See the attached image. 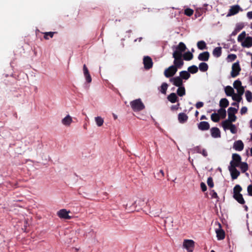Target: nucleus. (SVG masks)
<instances>
[{"instance_id": "nucleus-1", "label": "nucleus", "mask_w": 252, "mask_h": 252, "mask_svg": "<svg viewBox=\"0 0 252 252\" xmlns=\"http://www.w3.org/2000/svg\"><path fill=\"white\" fill-rule=\"evenodd\" d=\"M242 190V187L239 185H236L233 188V198L240 204H244L245 201L242 194L240 193Z\"/></svg>"}, {"instance_id": "nucleus-20", "label": "nucleus", "mask_w": 252, "mask_h": 252, "mask_svg": "<svg viewBox=\"0 0 252 252\" xmlns=\"http://www.w3.org/2000/svg\"><path fill=\"white\" fill-rule=\"evenodd\" d=\"M211 133L212 136L214 138H218L220 137V130L218 127H212L211 129Z\"/></svg>"}, {"instance_id": "nucleus-15", "label": "nucleus", "mask_w": 252, "mask_h": 252, "mask_svg": "<svg viewBox=\"0 0 252 252\" xmlns=\"http://www.w3.org/2000/svg\"><path fill=\"white\" fill-rule=\"evenodd\" d=\"M243 47L250 48L252 46V37L247 36L245 40L241 43Z\"/></svg>"}, {"instance_id": "nucleus-4", "label": "nucleus", "mask_w": 252, "mask_h": 252, "mask_svg": "<svg viewBox=\"0 0 252 252\" xmlns=\"http://www.w3.org/2000/svg\"><path fill=\"white\" fill-rule=\"evenodd\" d=\"M175 51L173 53V56L175 55L182 56V53L186 51L187 47L183 42H181L175 47Z\"/></svg>"}, {"instance_id": "nucleus-46", "label": "nucleus", "mask_w": 252, "mask_h": 252, "mask_svg": "<svg viewBox=\"0 0 252 252\" xmlns=\"http://www.w3.org/2000/svg\"><path fill=\"white\" fill-rule=\"evenodd\" d=\"M193 10L189 8H186L184 11V14L188 16H191L193 14Z\"/></svg>"}, {"instance_id": "nucleus-9", "label": "nucleus", "mask_w": 252, "mask_h": 252, "mask_svg": "<svg viewBox=\"0 0 252 252\" xmlns=\"http://www.w3.org/2000/svg\"><path fill=\"white\" fill-rule=\"evenodd\" d=\"M237 109L234 107H229L228 109V119L233 121L235 122L236 120V116L235 114L237 113Z\"/></svg>"}, {"instance_id": "nucleus-57", "label": "nucleus", "mask_w": 252, "mask_h": 252, "mask_svg": "<svg viewBox=\"0 0 252 252\" xmlns=\"http://www.w3.org/2000/svg\"><path fill=\"white\" fill-rule=\"evenodd\" d=\"M87 82L90 83L92 82V77L90 74H88L85 76Z\"/></svg>"}, {"instance_id": "nucleus-14", "label": "nucleus", "mask_w": 252, "mask_h": 252, "mask_svg": "<svg viewBox=\"0 0 252 252\" xmlns=\"http://www.w3.org/2000/svg\"><path fill=\"white\" fill-rule=\"evenodd\" d=\"M170 81L172 82L173 84L176 87H180L183 86V80L180 77H176L170 79Z\"/></svg>"}, {"instance_id": "nucleus-42", "label": "nucleus", "mask_w": 252, "mask_h": 252, "mask_svg": "<svg viewBox=\"0 0 252 252\" xmlns=\"http://www.w3.org/2000/svg\"><path fill=\"white\" fill-rule=\"evenodd\" d=\"M232 98L233 100L236 101L237 102H240L242 99V95L235 93L232 96Z\"/></svg>"}, {"instance_id": "nucleus-53", "label": "nucleus", "mask_w": 252, "mask_h": 252, "mask_svg": "<svg viewBox=\"0 0 252 252\" xmlns=\"http://www.w3.org/2000/svg\"><path fill=\"white\" fill-rule=\"evenodd\" d=\"M248 111L247 107L246 106H243L240 110V113L241 115L245 114Z\"/></svg>"}, {"instance_id": "nucleus-16", "label": "nucleus", "mask_w": 252, "mask_h": 252, "mask_svg": "<svg viewBox=\"0 0 252 252\" xmlns=\"http://www.w3.org/2000/svg\"><path fill=\"white\" fill-rule=\"evenodd\" d=\"M229 171L230 172L231 178L233 180L236 179L240 175V172L235 167H229Z\"/></svg>"}, {"instance_id": "nucleus-40", "label": "nucleus", "mask_w": 252, "mask_h": 252, "mask_svg": "<svg viewBox=\"0 0 252 252\" xmlns=\"http://www.w3.org/2000/svg\"><path fill=\"white\" fill-rule=\"evenodd\" d=\"M246 32L244 31L243 32L241 33H240L238 35V38H237L238 41L242 43L245 40V39L246 38Z\"/></svg>"}, {"instance_id": "nucleus-22", "label": "nucleus", "mask_w": 252, "mask_h": 252, "mask_svg": "<svg viewBox=\"0 0 252 252\" xmlns=\"http://www.w3.org/2000/svg\"><path fill=\"white\" fill-rule=\"evenodd\" d=\"M62 124L65 126H69L72 122V119L69 115L66 116L62 121Z\"/></svg>"}, {"instance_id": "nucleus-13", "label": "nucleus", "mask_w": 252, "mask_h": 252, "mask_svg": "<svg viewBox=\"0 0 252 252\" xmlns=\"http://www.w3.org/2000/svg\"><path fill=\"white\" fill-rule=\"evenodd\" d=\"M219 228L216 230L217 237L218 240H221L225 238V232L221 228V224L220 223L219 224Z\"/></svg>"}, {"instance_id": "nucleus-3", "label": "nucleus", "mask_w": 252, "mask_h": 252, "mask_svg": "<svg viewBox=\"0 0 252 252\" xmlns=\"http://www.w3.org/2000/svg\"><path fill=\"white\" fill-rule=\"evenodd\" d=\"M232 160L230 162V165L229 167H239L241 163L242 158L241 156L236 153L233 154L232 156Z\"/></svg>"}, {"instance_id": "nucleus-17", "label": "nucleus", "mask_w": 252, "mask_h": 252, "mask_svg": "<svg viewBox=\"0 0 252 252\" xmlns=\"http://www.w3.org/2000/svg\"><path fill=\"white\" fill-rule=\"evenodd\" d=\"M198 128L202 131L207 130L210 128V125L207 122L202 121L198 124Z\"/></svg>"}, {"instance_id": "nucleus-62", "label": "nucleus", "mask_w": 252, "mask_h": 252, "mask_svg": "<svg viewBox=\"0 0 252 252\" xmlns=\"http://www.w3.org/2000/svg\"><path fill=\"white\" fill-rule=\"evenodd\" d=\"M247 16L250 19H252V11H249L247 13Z\"/></svg>"}, {"instance_id": "nucleus-55", "label": "nucleus", "mask_w": 252, "mask_h": 252, "mask_svg": "<svg viewBox=\"0 0 252 252\" xmlns=\"http://www.w3.org/2000/svg\"><path fill=\"white\" fill-rule=\"evenodd\" d=\"M247 191L249 195L250 196H252V185L248 186L247 188Z\"/></svg>"}, {"instance_id": "nucleus-34", "label": "nucleus", "mask_w": 252, "mask_h": 252, "mask_svg": "<svg viewBox=\"0 0 252 252\" xmlns=\"http://www.w3.org/2000/svg\"><path fill=\"white\" fill-rule=\"evenodd\" d=\"M197 46L200 50H204L207 49L206 44L205 41L201 40L199 41L197 43Z\"/></svg>"}, {"instance_id": "nucleus-33", "label": "nucleus", "mask_w": 252, "mask_h": 252, "mask_svg": "<svg viewBox=\"0 0 252 252\" xmlns=\"http://www.w3.org/2000/svg\"><path fill=\"white\" fill-rule=\"evenodd\" d=\"M188 71L189 72V73H190L192 74H194L198 72V68L197 67V66H196L195 65H192L189 67L188 68Z\"/></svg>"}, {"instance_id": "nucleus-51", "label": "nucleus", "mask_w": 252, "mask_h": 252, "mask_svg": "<svg viewBox=\"0 0 252 252\" xmlns=\"http://www.w3.org/2000/svg\"><path fill=\"white\" fill-rule=\"evenodd\" d=\"M83 69L84 76L90 74L89 70L86 64H84Z\"/></svg>"}, {"instance_id": "nucleus-54", "label": "nucleus", "mask_w": 252, "mask_h": 252, "mask_svg": "<svg viewBox=\"0 0 252 252\" xmlns=\"http://www.w3.org/2000/svg\"><path fill=\"white\" fill-rule=\"evenodd\" d=\"M204 105V103L203 102L199 101L197 102L195 104V107L197 109H199L202 107Z\"/></svg>"}, {"instance_id": "nucleus-59", "label": "nucleus", "mask_w": 252, "mask_h": 252, "mask_svg": "<svg viewBox=\"0 0 252 252\" xmlns=\"http://www.w3.org/2000/svg\"><path fill=\"white\" fill-rule=\"evenodd\" d=\"M158 174L160 178H163L164 176L163 170L162 169L159 170V172Z\"/></svg>"}, {"instance_id": "nucleus-24", "label": "nucleus", "mask_w": 252, "mask_h": 252, "mask_svg": "<svg viewBox=\"0 0 252 252\" xmlns=\"http://www.w3.org/2000/svg\"><path fill=\"white\" fill-rule=\"evenodd\" d=\"M232 122H233L229 119L226 120L222 122V126L223 127L224 130L228 129L230 127V126L232 125Z\"/></svg>"}, {"instance_id": "nucleus-52", "label": "nucleus", "mask_w": 252, "mask_h": 252, "mask_svg": "<svg viewBox=\"0 0 252 252\" xmlns=\"http://www.w3.org/2000/svg\"><path fill=\"white\" fill-rule=\"evenodd\" d=\"M210 194L212 198H218V196L217 192L214 190H211Z\"/></svg>"}, {"instance_id": "nucleus-18", "label": "nucleus", "mask_w": 252, "mask_h": 252, "mask_svg": "<svg viewBox=\"0 0 252 252\" xmlns=\"http://www.w3.org/2000/svg\"><path fill=\"white\" fill-rule=\"evenodd\" d=\"M210 54L208 51L204 52L199 54L198 59L201 61L206 62L209 59Z\"/></svg>"}, {"instance_id": "nucleus-37", "label": "nucleus", "mask_w": 252, "mask_h": 252, "mask_svg": "<svg viewBox=\"0 0 252 252\" xmlns=\"http://www.w3.org/2000/svg\"><path fill=\"white\" fill-rule=\"evenodd\" d=\"M95 121L98 126H102L104 123L103 119L99 116H97L95 118Z\"/></svg>"}, {"instance_id": "nucleus-32", "label": "nucleus", "mask_w": 252, "mask_h": 252, "mask_svg": "<svg viewBox=\"0 0 252 252\" xmlns=\"http://www.w3.org/2000/svg\"><path fill=\"white\" fill-rule=\"evenodd\" d=\"M242 173L246 172L248 170V164L245 162H241L239 166Z\"/></svg>"}, {"instance_id": "nucleus-7", "label": "nucleus", "mask_w": 252, "mask_h": 252, "mask_svg": "<svg viewBox=\"0 0 252 252\" xmlns=\"http://www.w3.org/2000/svg\"><path fill=\"white\" fill-rule=\"evenodd\" d=\"M183 247L189 252H192L194 248V242L192 240L186 239L184 241Z\"/></svg>"}, {"instance_id": "nucleus-47", "label": "nucleus", "mask_w": 252, "mask_h": 252, "mask_svg": "<svg viewBox=\"0 0 252 252\" xmlns=\"http://www.w3.org/2000/svg\"><path fill=\"white\" fill-rule=\"evenodd\" d=\"M207 184L208 185V186L211 188H212L213 187H214V182H213V178L212 177H209L207 179Z\"/></svg>"}, {"instance_id": "nucleus-23", "label": "nucleus", "mask_w": 252, "mask_h": 252, "mask_svg": "<svg viewBox=\"0 0 252 252\" xmlns=\"http://www.w3.org/2000/svg\"><path fill=\"white\" fill-rule=\"evenodd\" d=\"M224 91L227 96H232L234 94V89L230 86H226L224 89Z\"/></svg>"}, {"instance_id": "nucleus-31", "label": "nucleus", "mask_w": 252, "mask_h": 252, "mask_svg": "<svg viewBox=\"0 0 252 252\" xmlns=\"http://www.w3.org/2000/svg\"><path fill=\"white\" fill-rule=\"evenodd\" d=\"M208 65L204 62L199 63L198 68L202 72H205L208 69Z\"/></svg>"}, {"instance_id": "nucleus-19", "label": "nucleus", "mask_w": 252, "mask_h": 252, "mask_svg": "<svg viewBox=\"0 0 252 252\" xmlns=\"http://www.w3.org/2000/svg\"><path fill=\"white\" fill-rule=\"evenodd\" d=\"M244 144H243V142L240 140L235 141L233 144V148L235 150L238 151H242L244 149Z\"/></svg>"}, {"instance_id": "nucleus-56", "label": "nucleus", "mask_w": 252, "mask_h": 252, "mask_svg": "<svg viewBox=\"0 0 252 252\" xmlns=\"http://www.w3.org/2000/svg\"><path fill=\"white\" fill-rule=\"evenodd\" d=\"M200 187L203 191H205L207 190L206 185L203 182L201 183Z\"/></svg>"}, {"instance_id": "nucleus-35", "label": "nucleus", "mask_w": 252, "mask_h": 252, "mask_svg": "<svg viewBox=\"0 0 252 252\" xmlns=\"http://www.w3.org/2000/svg\"><path fill=\"white\" fill-rule=\"evenodd\" d=\"M177 93L178 95L180 96H182L186 94V90L185 87L183 86L179 87V88L177 89Z\"/></svg>"}, {"instance_id": "nucleus-44", "label": "nucleus", "mask_w": 252, "mask_h": 252, "mask_svg": "<svg viewBox=\"0 0 252 252\" xmlns=\"http://www.w3.org/2000/svg\"><path fill=\"white\" fill-rule=\"evenodd\" d=\"M237 56L234 54H229L227 56V60L228 62H232L236 60Z\"/></svg>"}, {"instance_id": "nucleus-43", "label": "nucleus", "mask_w": 252, "mask_h": 252, "mask_svg": "<svg viewBox=\"0 0 252 252\" xmlns=\"http://www.w3.org/2000/svg\"><path fill=\"white\" fill-rule=\"evenodd\" d=\"M168 88V85L166 83H163L160 87V92L162 94H165Z\"/></svg>"}, {"instance_id": "nucleus-27", "label": "nucleus", "mask_w": 252, "mask_h": 252, "mask_svg": "<svg viewBox=\"0 0 252 252\" xmlns=\"http://www.w3.org/2000/svg\"><path fill=\"white\" fill-rule=\"evenodd\" d=\"M167 99L171 103H175L177 101L178 97L175 93H172L168 96Z\"/></svg>"}, {"instance_id": "nucleus-25", "label": "nucleus", "mask_w": 252, "mask_h": 252, "mask_svg": "<svg viewBox=\"0 0 252 252\" xmlns=\"http://www.w3.org/2000/svg\"><path fill=\"white\" fill-rule=\"evenodd\" d=\"M222 51L221 47H216L213 51V55L216 58L220 57L221 55Z\"/></svg>"}, {"instance_id": "nucleus-10", "label": "nucleus", "mask_w": 252, "mask_h": 252, "mask_svg": "<svg viewBox=\"0 0 252 252\" xmlns=\"http://www.w3.org/2000/svg\"><path fill=\"white\" fill-rule=\"evenodd\" d=\"M143 64L145 69L149 70L153 67V62L149 56L144 57L143 58Z\"/></svg>"}, {"instance_id": "nucleus-28", "label": "nucleus", "mask_w": 252, "mask_h": 252, "mask_svg": "<svg viewBox=\"0 0 252 252\" xmlns=\"http://www.w3.org/2000/svg\"><path fill=\"white\" fill-rule=\"evenodd\" d=\"M180 77L182 79L187 80L190 77V75L189 71L184 70L180 72Z\"/></svg>"}, {"instance_id": "nucleus-38", "label": "nucleus", "mask_w": 252, "mask_h": 252, "mask_svg": "<svg viewBox=\"0 0 252 252\" xmlns=\"http://www.w3.org/2000/svg\"><path fill=\"white\" fill-rule=\"evenodd\" d=\"M211 119L214 122H218L220 120V117L218 114L214 113L211 115Z\"/></svg>"}, {"instance_id": "nucleus-41", "label": "nucleus", "mask_w": 252, "mask_h": 252, "mask_svg": "<svg viewBox=\"0 0 252 252\" xmlns=\"http://www.w3.org/2000/svg\"><path fill=\"white\" fill-rule=\"evenodd\" d=\"M56 33H57V32H44V38L45 39L48 40L49 39V36L50 37L52 38L53 37L54 34H55Z\"/></svg>"}, {"instance_id": "nucleus-11", "label": "nucleus", "mask_w": 252, "mask_h": 252, "mask_svg": "<svg viewBox=\"0 0 252 252\" xmlns=\"http://www.w3.org/2000/svg\"><path fill=\"white\" fill-rule=\"evenodd\" d=\"M69 211H67L66 209H63L58 212V216L62 219L69 220L71 217L68 215Z\"/></svg>"}, {"instance_id": "nucleus-48", "label": "nucleus", "mask_w": 252, "mask_h": 252, "mask_svg": "<svg viewBox=\"0 0 252 252\" xmlns=\"http://www.w3.org/2000/svg\"><path fill=\"white\" fill-rule=\"evenodd\" d=\"M133 206L132 205V206H128V204H124V207L125 208L126 210L128 212H133L134 211V209H131L132 207Z\"/></svg>"}, {"instance_id": "nucleus-50", "label": "nucleus", "mask_w": 252, "mask_h": 252, "mask_svg": "<svg viewBox=\"0 0 252 252\" xmlns=\"http://www.w3.org/2000/svg\"><path fill=\"white\" fill-rule=\"evenodd\" d=\"M237 91V94L239 95H242L245 92L244 88L242 86L241 87L238 88L236 89Z\"/></svg>"}, {"instance_id": "nucleus-61", "label": "nucleus", "mask_w": 252, "mask_h": 252, "mask_svg": "<svg viewBox=\"0 0 252 252\" xmlns=\"http://www.w3.org/2000/svg\"><path fill=\"white\" fill-rule=\"evenodd\" d=\"M194 150L196 151V153L200 154L202 152V149H201L200 147L197 146L195 148Z\"/></svg>"}, {"instance_id": "nucleus-2", "label": "nucleus", "mask_w": 252, "mask_h": 252, "mask_svg": "<svg viewBox=\"0 0 252 252\" xmlns=\"http://www.w3.org/2000/svg\"><path fill=\"white\" fill-rule=\"evenodd\" d=\"M130 104L132 109L135 112L140 111L145 108V105L140 98L131 101Z\"/></svg>"}, {"instance_id": "nucleus-39", "label": "nucleus", "mask_w": 252, "mask_h": 252, "mask_svg": "<svg viewBox=\"0 0 252 252\" xmlns=\"http://www.w3.org/2000/svg\"><path fill=\"white\" fill-rule=\"evenodd\" d=\"M245 96L249 102L252 101V93L250 91H247L245 93Z\"/></svg>"}, {"instance_id": "nucleus-64", "label": "nucleus", "mask_w": 252, "mask_h": 252, "mask_svg": "<svg viewBox=\"0 0 252 252\" xmlns=\"http://www.w3.org/2000/svg\"><path fill=\"white\" fill-rule=\"evenodd\" d=\"M142 39V37H139L134 40V42H136L137 41H138L139 42H140L141 40Z\"/></svg>"}, {"instance_id": "nucleus-58", "label": "nucleus", "mask_w": 252, "mask_h": 252, "mask_svg": "<svg viewBox=\"0 0 252 252\" xmlns=\"http://www.w3.org/2000/svg\"><path fill=\"white\" fill-rule=\"evenodd\" d=\"M179 105H180L179 103H178L176 105H172L171 107V110L172 111L178 110L179 109Z\"/></svg>"}, {"instance_id": "nucleus-29", "label": "nucleus", "mask_w": 252, "mask_h": 252, "mask_svg": "<svg viewBox=\"0 0 252 252\" xmlns=\"http://www.w3.org/2000/svg\"><path fill=\"white\" fill-rule=\"evenodd\" d=\"M193 54L189 51L186 52L182 55V58L186 61H190L193 59Z\"/></svg>"}, {"instance_id": "nucleus-45", "label": "nucleus", "mask_w": 252, "mask_h": 252, "mask_svg": "<svg viewBox=\"0 0 252 252\" xmlns=\"http://www.w3.org/2000/svg\"><path fill=\"white\" fill-rule=\"evenodd\" d=\"M242 86V83L239 80H237L235 81L233 83V87L236 89L239 88L241 87Z\"/></svg>"}, {"instance_id": "nucleus-36", "label": "nucleus", "mask_w": 252, "mask_h": 252, "mask_svg": "<svg viewBox=\"0 0 252 252\" xmlns=\"http://www.w3.org/2000/svg\"><path fill=\"white\" fill-rule=\"evenodd\" d=\"M220 117H221L222 119H224L226 116V112L224 108H220L218 111V113Z\"/></svg>"}, {"instance_id": "nucleus-30", "label": "nucleus", "mask_w": 252, "mask_h": 252, "mask_svg": "<svg viewBox=\"0 0 252 252\" xmlns=\"http://www.w3.org/2000/svg\"><path fill=\"white\" fill-rule=\"evenodd\" d=\"M229 105L228 100L225 98H222L220 101V106L221 108H225Z\"/></svg>"}, {"instance_id": "nucleus-26", "label": "nucleus", "mask_w": 252, "mask_h": 252, "mask_svg": "<svg viewBox=\"0 0 252 252\" xmlns=\"http://www.w3.org/2000/svg\"><path fill=\"white\" fill-rule=\"evenodd\" d=\"M145 203H146L143 199L140 198L132 203V205L133 206V208L135 209L137 206L139 207L144 206Z\"/></svg>"}, {"instance_id": "nucleus-5", "label": "nucleus", "mask_w": 252, "mask_h": 252, "mask_svg": "<svg viewBox=\"0 0 252 252\" xmlns=\"http://www.w3.org/2000/svg\"><path fill=\"white\" fill-rule=\"evenodd\" d=\"M241 69L238 62L234 63L232 66V70L231 71V76L233 78L237 76L241 71Z\"/></svg>"}, {"instance_id": "nucleus-21", "label": "nucleus", "mask_w": 252, "mask_h": 252, "mask_svg": "<svg viewBox=\"0 0 252 252\" xmlns=\"http://www.w3.org/2000/svg\"><path fill=\"white\" fill-rule=\"evenodd\" d=\"M178 121L180 123L184 124L188 120V116L184 113H180L178 116Z\"/></svg>"}, {"instance_id": "nucleus-60", "label": "nucleus", "mask_w": 252, "mask_h": 252, "mask_svg": "<svg viewBox=\"0 0 252 252\" xmlns=\"http://www.w3.org/2000/svg\"><path fill=\"white\" fill-rule=\"evenodd\" d=\"M200 154H201L205 157H206L208 156L207 152L205 149H202Z\"/></svg>"}, {"instance_id": "nucleus-63", "label": "nucleus", "mask_w": 252, "mask_h": 252, "mask_svg": "<svg viewBox=\"0 0 252 252\" xmlns=\"http://www.w3.org/2000/svg\"><path fill=\"white\" fill-rule=\"evenodd\" d=\"M207 117H206V116L205 115H202L200 117V120H207Z\"/></svg>"}, {"instance_id": "nucleus-12", "label": "nucleus", "mask_w": 252, "mask_h": 252, "mask_svg": "<svg viewBox=\"0 0 252 252\" xmlns=\"http://www.w3.org/2000/svg\"><path fill=\"white\" fill-rule=\"evenodd\" d=\"M241 10V7L238 5H233L230 7L227 16H231L237 14Z\"/></svg>"}, {"instance_id": "nucleus-49", "label": "nucleus", "mask_w": 252, "mask_h": 252, "mask_svg": "<svg viewBox=\"0 0 252 252\" xmlns=\"http://www.w3.org/2000/svg\"><path fill=\"white\" fill-rule=\"evenodd\" d=\"M228 129H230L231 132L233 134H235L237 132L236 127L233 124H232Z\"/></svg>"}, {"instance_id": "nucleus-6", "label": "nucleus", "mask_w": 252, "mask_h": 252, "mask_svg": "<svg viewBox=\"0 0 252 252\" xmlns=\"http://www.w3.org/2000/svg\"><path fill=\"white\" fill-rule=\"evenodd\" d=\"M173 58L174 59V60L173 62L174 64L172 66H174L177 69L181 68L184 63L182 56L175 55L173 56Z\"/></svg>"}, {"instance_id": "nucleus-8", "label": "nucleus", "mask_w": 252, "mask_h": 252, "mask_svg": "<svg viewBox=\"0 0 252 252\" xmlns=\"http://www.w3.org/2000/svg\"><path fill=\"white\" fill-rule=\"evenodd\" d=\"M177 70L178 69H177L174 66L171 65L165 69L164 71V75L166 77L169 78L173 76Z\"/></svg>"}]
</instances>
